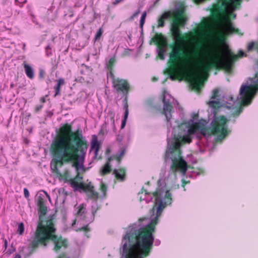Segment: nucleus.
Listing matches in <instances>:
<instances>
[{
	"instance_id": "nucleus-26",
	"label": "nucleus",
	"mask_w": 258,
	"mask_h": 258,
	"mask_svg": "<svg viewBox=\"0 0 258 258\" xmlns=\"http://www.w3.org/2000/svg\"><path fill=\"white\" fill-rule=\"evenodd\" d=\"M125 97L123 100V109L124 110V115H128V105L127 103V96H125Z\"/></svg>"
},
{
	"instance_id": "nucleus-30",
	"label": "nucleus",
	"mask_w": 258,
	"mask_h": 258,
	"mask_svg": "<svg viewBox=\"0 0 258 258\" xmlns=\"http://www.w3.org/2000/svg\"><path fill=\"white\" fill-rule=\"evenodd\" d=\"M165 52V49H163V48L158 49V57L162 59H164Z\"/></svg>"
},
{
	"instance_id": "nucleus-12",
	"label": "nucleus",
	"mask_w": 258,
	"mask_h": 258,
	"mask_svg": "<svg viewBox=\"0 0 258 258\" xmlns=\"http://www.w3.org/2000/svg\"><path fill=\"white\" fill-rule=\"evenodd\" d=\"M76 176L72 178L69 182V183L71 186L74 188L75 190L83 189L86 184L83 183L82 179L83 176L80 174L79 171H76Z\"/></svg>"
},
{
	"instance_id": "nucleus-63",
	"label": "nucleus",
	"mask_w": 258,
	"mask_h": 258,
	"mask_svg": "<svg viewBox=\"0 0 258 258\" xmlns=\"http://www.w3.org/2000/svg\"><path fill=\"white\" fill-rule=\"evenodd\" d=\"M14 255L15 256L13 258H16V254H15Z\"/></svg>"
},
{
	"instance_id": "nucleus-42",
	"label": "nucleus",
	"mask_w": 258,
	"mask_h": 258,
	"mask_svg": "<svg viewBox=\"0 0 258 258\" xmlns=\"http://www.w3.org/2000/svg\"><path fill=\"white\" fill-rule=\"evenodd\" d=\"M127 117H128V115H124L123 119L122 120L121 125V129H123L124 127V126H125V125L126 124V120H127Z\"/></svg>"
},
{
	"instance_id": "nucleus-62",
	"label": "nucleus",
	"mask_w": 258,
	"mask_h": 258,
	"mask_svg": "<svg viewBox=\"0 0 258 258\" xmlns=\"http://www.w3.org/2000/svg\"><path fill=\"white\" fill-rule=\"evenodd\" d=\"M197 116H198V114H196V115H195L193 117V118H196V117Z\"/></svg>"
},
{
	"instance_id": "nucleus-7",
	"label": "nucleus",
	"mask_w": 258,
	"mask_h": 258,
	"mask_svg": "<svg viewBox=\"0 0 258 258\" xmlns=\"http://www.w3.org/2000/svg\"><path fill=\"white\" fill-rule=\"evenodd\" d=\"M123 251L125 258H144L149 255L151 250L145 253L141 246L124 238L122 239Z\"/></svg>"
},
{
	"instance_id": "nucleus-45",
	"label": "nucleus",
	"mask_w": 258,
	"mask_h": 258,
	"mask_svg": "<svg viewBox=\"0 0 258 258\" xmlns=\"http://www.w3.org/2000/svg\"><path fill=\"white\" fill-rule=\"evenodd\" d=\"M45 71L42 69H40L39 71V77L40 79H43L44 77Z\"/></svg>"
},
{
	"instance_id": "nucleus-18",
	"label": "nucleus",
	"mask_w": 258,
	"mask_h": 258,
	"mask_svg": "<svg viewBox=\"0 0 258 258\" xmlns=\"http://www.w3.org/2000/svg\"><path fill=\"white\" fill-rule=\"evenodd\" d=\"M112 161V158H107L106 162L100 169V172L102 176L109 174L111 171V165L110 162Z\"/></svg>"
},
{
	"instance_id": "nucleus-15",
	"label": "nucleus",
	"mask_w": 258,
	"mask_h": 258,
	"mask_svg": "<svg viewBox=\"0 0 258 258\" xmlns=\"http://www.w3.org/2000/svg\"><path fill=\"white\" fill-rule=\"evenodd\" d=\"M205 0H195L197 3L202 2ZM219 2H222V5L224 8H226L230 5L233 9L239 6L241 3V0H219Z\"/></svg>"
},
{
	"instance_id": "nucleus-2",
	"label": "nucleus",
	"mask_w": 258,
	"mask_h": 258,
	"mask_svg": "<svg viewBox=\"0 0 258 258\" xmlns=\"http://www.w3.org/2000/svg\"><path fill=\"white\" fill-rule=\"evenodd\" d=\"M87 140L79 129L72 131L70 124H63L52 140L50 147L52 157L51 168L53 173L69 183L72 179L68 170L61 173L58 169L65 164L73 162L76 171L84 167V163L88 148Z\"/></svg>"
},
{
	"instance_id": "nucleus-59",
	"label": "nucleus",
	"mask_w": 258,
	"mask_h": 258,
	"mask_svg": "<svg viewBox=\"0 0 258 258\" xmlns=\"http://www.w3.org/2000/svg\"><path fill=\"white\" fill-rule=\"evenodd\" d=\"M17 258H21V256L18 254H17Z\"/></svg>"
},
{
	"instance_id": "nucleus-28",
	"label": "nucleus",
	"mask_w": 258,
	"mask_h": 258,
	"mask_svg": "<svg viewBox=\"0 0 258 258\" xmlns=\"http://www.w3.org/2000/svg\"><path fill=\"white\" fill-rule=\"evenodd\" d=\"M146 16L147 13L145 11L142 13L140 21V27L142 30L143 29V26L145 24Z\"/></svg>"
},
{
	"instance_id": "nucleus-24",
	"label": "nucleus",
	"mask_w": 258,
	"mask_h": 258,
	"mask_svg": "<svg viewBox=\"0 0 258 258\" xmlns=\"http://www.w3.org/2000/svg\"><path fill=\"white\" fill-rule=\"evenodd\" d=\"M115 62V57H112L110 58L108 62L107 63V67L109 70L110 77H111V73H113L112 70Z\"/></svg>"
},
{
	"instance_id": "nucleus-29",
	"label": "nucleus",
	"mask_w": 258,
	"mask_h": 258,
	"mask_svg": "<svg viewBox=\"0 0 258 258\" xmlns=\"http://www.w3.org/2000/svg\"><path fill=\"white\" fill-rule=\"evenodd\" d=\"M79 210L78 211V215L80 216L84 217L85 214V208L83 204L80 205L79 207Z\"/></svg>"
},
{
	"instance_id": "nucleus-48",
	"label": "nucleus",
	"mask_w": 258,
	"mask_h": 258,
	"mask_svg": "<svg viewBox=\"0 0 258 258\" xmlns=\"http://www.w3.org/2000/svg\"><path fill=\"white\" fill-rule=\"evenodd\" d=\"M143 192H145V195H150V193L148 192L146 189H145L144 187H143L141 190V191L139 192V194H143Z\"/></svg>"
},
{
	"instance_id": "nucleus-44",
	"label": "nucleus",
	"mask_w": 258,
	"mask_h": 258,
	"mask_svg": "<svg viewBox=\"0 0 258 258\" xmlns=\"http://www.w3.org/2000/svg\"><path fill=\"white\" fill-rule=\"evenodd\" d=\"M77 231H89V228L88 227V225H86L84 226H83L80 228H79L77 230Z\"/></svg>"
},
{
	"instance_id": "nucleus-22",
	"label": "nucleus",
	"mask_w": 258,
	"mask_h": 258,
	"mask_svg": "<svg viewBox=\"0 0 258 258\" xmlns=\"http://www.w3.org/2000/svg\"><path fill=\"white\" fill-rule=\"evenodd\" d=\"M56 84L54 87V97L60 95V87L64 84V80L62 78H59L56 81Z\"/></svg>"
},
{
	"instance_id": "nucleus-52",
	"label": "nucleus",
	"mask_w": 258,
	"mask_h": 258,
	"mask_svg": "<svg viewBox=\"0 0 258 258\" xmlns=\"http://www.w3.org/2000/svg\"><path fill=\"white\" fill-rule=\"evenodd\" d=\"M57 258H69L65 252L61 253Z\"/></svg>"
},
{
	"instance_id": "nucleus-50",
	"label": "nucleus",
	"mask_w": 258,
	"mask_h": 258,
	"mask_svg": "<svg viewBox=\"0 0 258 258\" xmlns=\"http://www.w3.org/2000/svg\"><path fill=\"white\" fill-rule=\"evenodd\" d=\"M219 40L221 42L224 43L225 41V37L223 34H220L219 36Z\"/></svg>"
},
{
	"instance_id": "nucleus-53",
	"label": "nucleus",
	"mask_w": 258,
	"mask_h": 258,
	"mask_svg": "<svg viewBox=\"0 0 258 258\" xmlns=\"http://www.w3.org/2000/svg\"><path fill=\"white\" fill-rule=\"evenodd\" d=\"M123 1V0H115L112 2V4L115 6L122 2Z\"/></svg>"
},
{
	"instance_id": "nucleus-17",
	"label": "nucleus",
	"mask_w": 258,
	"mask_h": 258,
	"mask_svg": "<svg viewBox=\"0 0 258 258\" xmlns=\"http://www.w3.org/2000/svg\"><path fill=\"white\" fill-rule=\"evenodd\" d=\"M222 7V5L221 6H219V5H215L214 6L213 9L211 11L212 17L213 19H218L220 17V15L224 13Z\"/></svg>"
},
{
	"instance_id": "nucleus-57",
	"label": "nucleus",
	"mask_w": 258,
	"mask_h": 258,
	"mask_svg": "<svg viewBox=\"0 0 258 258\" xmlns=\"http://www.w3.org/2000/svg\"><path fill=\"white\" fill-rule=\"evenodd\" d=\"M5 246L6 247L7 246V241L6 240H5Z\"/></svg>"
},
{
	"instance_id": "nucleus-1",
	"label": "nucleus",
	"mask_w": 258,
	"mask_h": 258,
	"mask_svg": "<svg viewBox=\"0 0 258 258\" xmlns=\"http://www.w3.org/2000/svg\"><path fill=\"white\" fill-rule=\"evenodd\" d=\"M169 18H172L171 31L175 43L169 45L171 52L169 54V67L167 73L172 81L177 79L181 81L182 77H184L187 81L190 82L194 89L199 90L203 84L201 74L197 71L187 72L181 70L178 66V61L181 60L189 64L199 59L201 56L203 45L201 42H198L190 51H185L181 47V45L191 40L194 36V33L187 32L182 34L180 30V27L184 26L186 22L183 10L177 9L163 13L157 20L158 27H164L165 20Z\"/></svg>"
},
{
	"instance_id": "nucleus-61",
	"label": "nucleus",
	"mask_w": 258,
	"mask_h": 258,
	"mask_svg": "<svg viewBox=\"0 0 258 258\" xmlns=\"http://www.w3.org/2000/svg\"><path fill=\"white\" fill-rule=\"evenodd\" d=\"M110 152L109 149H107V150H106V153H108V152Z\"/></svg>"
},
{
	"instance_id": "nucleus-46",
	"label": "nucleus",
	"mask_w": 258,
	"mask_h": 258,
	"mask_svg": "<svg viewBox=\"0 0 258 258\" xmlns=\"http://www.w3.org/2000/svg\"><path fill=\"white\" fill-rule=\"evenodd\" d=\"M43 105H37L35 108V112H36V113L39 112L41 110V109L43 108Z\"/></svg>"
},
{
	"instance_id": "nucleus-60",
	"label": "nucleus",
	"mask_w": 258,
	"mask_h": 258,
	"mask_svg": "<svg viewBox=\"0 0 258 258\" xmlns=\"http://www.w3.org/2000/svg\"><path fill=\"white\" fill-rule=\"evenodd\" d=\"M194 2L196 4H200L201 3V2H198V3H197L195 1V0H193Z\"/></svg>"
},
{
	"instance_id": "nucleus-39",
	"label": "nucleus",
	"mask_w": 258,
	"mask_h": 258,
	"mask_svg": "<svg viewBox=\"0 0 258 258\" xmlns=\"http://www.w3.org/2000/svg\"><path fill=\"white\" fill-rule=\"evenodd\" d=\"M241 111H242V108L240 107V108H238L234 112H233L232 114V115L234 117H237L240 114Z\"/></svg>"
},
{
	"instance_id": "nucleus-11",
	"label": "nucleus",
	"mask_w": 258,
	"mask_h": 258,
	"mask_svg": "<svg viewBox=\"0 0 258 258\" xmlns=\"http://www.w3.org/2000/svg\"><path fill=\"white\" fill-rule=\"evenodd\" d=\"M45 200L43 196H39L38 197L37 206L38 207L39 221L37 226L41 224L43 226L45 225L46 221H43V217L46 215L47 212V209L45 205Z\"/></svg>"
},
{
	"instance_id": "nucleus-9",
	"label": "nucleus",
	"mask_w": 258,
	"mask_h": 258,
	"mask_svg": "<svg viewBox=\"0 0 258 258\" xmlns=\"http://www.w3.org/2000/svg\"><path fill=\"white\" fill-rule=\"evenodd\" d=\"M171 160L170 170L175 176L178 170L182 174L185 173L187 169V163L180 155L178 158H173Z\"/></svg>"
},
{
	"instance_id": "nucleus-5",
	"label": "nucleus",
	"mask_w": 258,
	"mask_h": 258,
	"mask_svg": "<svg viewBox=\"0 0 258 258\" xmlns=\"http://www.w3.org/2000/svg\"><path fill=\"white\" fill-rule=\"evenodd\" d=\"M226 54V56L225 57L217 56L209 62L201 65V67L203 72L207 73L211 69L214 68L216 70L223 69L227 72L229 73L232 71L233 62L238 57L243 56L244 52L242 50H239L237 55H235L227 46Z\"/></svg>"
},
{
	"instance_id": "nucleus-4",
	"label": "nucleus",
	"mask_w": 258,
	"mask_h": 258,
	"mask_svg": "<svg viewBox=\"0 0 258 258\" xmlns=\"http://www.w3.org/2000/svg\"><path fill=\"white\" fill-rule=\"evenodd\" d=\"M56 232V229L52 218H49L46 220L45 226L39 224L37 226L31 243L32 250L36 249L39 245L46 246L50 241L53 242V250L56 252L62 248H66L68 246L67 240L63 238L61 236H57Z\"/></svg>"
},
{
	"instance_id": "nucleus-49",
	"label": "nucleus",
	"mask_w": 258,
	"mask_h": 258,
	"mask_svg": "<svg viewBox=\"0 0 258 258\" xmlns=\"http://www.w3.org/2000/svg\"><path fill=\"white\" fill-rule=\"evenodd\" d=\"M12 250H9L7 252H6L5 254H6L7 256H9L10 254L12 253V252L14 251L15 250V248L12 246Z\"/></svg>"
},
{
	"instance_id": "nucleus-20",
	"label": "nucleus",
	"mask_w": 258,
	"mask_h": 258,
	"mask_svg": "<svg viewBox=\"0 0 258 258\" xmlns=\"http://www.w3.org/2000/svg\"><path fill=\"white\" fill-rule=\"evenodd\" d=\"M23 65L26 76L30 80H33L34 78V71L32 67L25 61L24 62Z\"/></svg>"
},
{
	"instance_id": "nucleus-14",
	"label": "nucleus",
	"mask_w": 258,
	"mask_h": 258,
	"mask_svg": "<svg viewBox=\"0 0 258 258\" xmlns=\"http://www.w3.org/2000/svg\"><path fill=\"white\" fill-rule=\"evenodd\" d=\"M152 41L155 43L158 49H165L167 46V40L161 33H156L155 36L152 38Z\"/></svg>"
},
{
	"instance_id": "nucleus-31",
	"label": "nucleus",
	"mask_w": 258,
	"mask_h": 258,
	"mask_svg": "<svg viewBox=\"0 0 258 258\" xmlns=\"http://www.w3.org/2000/svg\"><path fill=\"white\" fill-rule=\"evenodd\" d=\"M102 33H103V31L102 30V28H100L99 29V30H98L97 32L96 33V34L95 36V38H94L95 41L99 40L100 37L102 35Z\"/></svg>"
},
{
	"instance_id": "nucleus-32",
	"label": "nucleus",
	"mask_w": 258,
	"mask_h": 258,
	"mask_svg": "<svg viewBox=\"0 0 258 258\" xmlns=\"http://www.w3.org/2000/svg\"><path fill=\"white\" fill-rule=\"evenodd\" d=\"M209 105L213 108H218L220 106V102L217 101H211L209 102Z\"/></svg>"
},
{
	"instance_id": "nucleus-10",
	"label": "nucleus",
	"mask_w": 258,
	"mask_h": 258,
	"mask_svg": "<svg viewBox=\"0 0 258 258\" xmlns=\"http://www.w3.org/2000/svg\"><path fill=\"white\" fill-rule=\"evenodd\" d=\"M207 126L202 122H196L189 124L187 128V134L189 135L195 134L197 132L199 133L203 136H207Z\"/></svg>"
},
{
	"instance_id": "nucleus-34",
	"label": "nucleus",
	"mask_w": 258,
	"mask_h": 258,
	"mask_svg": "<svg viewBox=\"0 0 258 258\" xmlns=\"http://www.w3.org/2000/svg\"><path fill=\"white\" fill-rule=\"evenodd\" d=\"M17 231H19V233L20 235H22L24 233V225L23 223H21L19 224Z\"/></svg>"
},
{
	"instance_id": "nucleus-23",
	"label": "nucleus",
	"mask_w": 258,
	"mask_h": 258,
	"mask_svg": "<svg viewBox=\"0 0 258 258\" xmlns=\"http://www.w3.org/2000/svg\"><path fill=\"white\" fill-rule=\"evenodd\" d=\"M91 148L92 149H95V154L97 155L100 149V143L98 142L97 138L95 135L93 136Z\"/></svg>"
},
{
	"instance_id": "nucleus-56",
	"label": "nucleus",
	"mask_w": 258,
	"mask_h": 258,
	"mask_svg": "<svg viewBox=\"0 0 258 258\" xmlns=\"http://www.w3.org/2000/svg\"><path fill=\"white\" fill-rule=\"evenodd\" d=\"M138 15L140 13V9H138L136 12H135Z\"/></svg>"
},
{
	"instance_id": "nucleus-16",
	"label": "nucleus",
	"mask_w": 258,
	"mask_h": 258,
	"mask_svg": "<svg viewBox=\"0 0 258 258\" xmlns=\"http://www.w3.org/2000/svg\"><path fill=\"white\" fill-rule=\"evenodd\" d=\"M83 190L89 192V196L93 199H97L99 198L98 193L94 189V187L90 183L86 184Z\"/></svg>"
},
{
	"instance_id": "nucleus-58",
	"label": "nucleus",
	"mask_w": 258,
	"mask_h": 258,
	"mask_svg": "<svg viewBox=\"0 0 258 258\" xmlns=\"http://www.w3.org/2000/svg\"><path fill=\"white\" fill-rule=\"evenodd\" d=\"M111 120H112V121L114 122V116H112V117H111Z\"/></svg>"
},
{
	"instance_id": "nucleus-3",
	"label": "nucleus",
	"mask_w": 258,
	"mask_h": 258,
	"mask_svg": "<svg viewBox=\"0 0 258 258\" xmlns=\"http://www.w3.org/2000/svg\"><path fill=\"white\" fill-rule=\"evenodd\" d=\"M155 198L154 205L150 211L154 215L156 211V216L152 219L151 222L146 226L138 229H130L126 231L123 238L127 239L140 245L143 251L147 253L152 250L154 241V233L155 232L156 225L158 222L163 210L172 203L171 194L169 190H166L163 198V192L158 189L152 193Z\"/></svg>"
},
{
	"instance_id": "nucleus-38",
	"label": "nucleus",
	"mask_w": 258,
	"mask_h": 258,
	"mask_svg": "<svg viewBox=\"0 0 258 258\" xmlns=\"http://www.w3.org/2000/svg\"><path fill=\"white\" fill-rule=\"evenodd\" d=\"M241 111H242V108L240 107V108H238L234 112H233L232 114V115L234 117H237L240 114Z\"/></svg>"
},
{
	"instance_id": "nucleus-21",
	"label": "nucleus",
	"mask_w": 258,
	"mask_h": 258,
	"mask_svg": "<svg viewBox=\"0 0 258 258\" xmlns=\"http://www.w3.org/2000/svg\"><path fill=\"white\" fill-rule=\"evenodd\" d=\"M225 20L227 22V23L225 25V32L226 34H229L235 32L236 33L238 31L237 29H235L233 27V26L232 25V24L229 22V19L228 17H226Z\"/></svg>"
},
{
	"instance_id": "nucleus-51",
	"label": "nucleus",
	"mask_w": 258,
	"mask_h": 258,
	"mask_svg": "<svg viewBox=\"0 0 258 258\" xmlns=\"http://www.w3.org/2000/svg\"><path fill=\"white\" fill-rule=\"evenodd\" d=\"M125 154V150L124 149H121L120 150V152L119 154L117 155V156L120 157L121 158H123Z\"/></svg>"
},
{
	"instance_id": "nucleus-33",
	"label": "nucleus",
	"mask_w": 258,
	"mask_h": 258,
	"mask_svg": "<svg viewBox=\"0 0 258 258\" xmlns=\"http://www.w3.org/2000/svg\"><path fill=\"white\" fill-rule=\"evenodd\" d=\"M108 158H112V161L114 160H116L118 164H119L120 163L122 159V158L117 156V155H112L110 157H108Z\"/></svg>"
},
{
	"instance_id": "nucleus-54",
	"label": "nucleus",
	"mask_w": 258,
	"mask_h": 258,
	"mask_svg": "<svg viewBox=\"0 0 258 258\" xmlns=\"http://www.w3.org/2000/svg\"><path fill=\"white\" fill-rule=\"evenodd\" d=\"M138 15L135 12L133 15L130 17V21H132V20H133L136 17H137Z\"/></svg>"
},
{
	"instance_id": "nucleus-27",
	"label": "nucleus",
	"mask_w": 258,
	"mask_h": 258,
	"mask_svg": "<svg viewBox=\"0 0 258 258\" xmlns=\"http://www.w3.org/2000/svg\"><path fill=\"white\" fill-rule=\"evenodd\" d=\"M99 190L102 193V196L105 197L107 192V186L103 182L100 183Z\"/></svg>"
},
{
	"instance_id": "nucleus-43",
	"label": "nucleus",
	"mask_w": 258,
	"mask_h": 258,
	"mask_svg": "<svg viewBox=\"0 0 258 258\" xmlns=\"http://www.w3.org/2000/svg\"><path fill=\"white\" fill-rule=\"evenodd\" d=\"M45 51H46V54L48 56H50L52 54L51 48L49 45H48L45 47Z\"/></svg>"
},
{
	"instance_id": "nucleus-36",
	"label": "nucleus",
	"mask_w": 258,
	"mask_h": 258,
	"mask_svg": "<svg viewBox=\"0 0 258 258\" xmlns=\"http://www.w3.org/2000/svg\"><path fill=\"white\" fill-rule=\"evenodd\" d=\"M207 27V22H203L198 27V29L200 31H203V30H205Z\"/></svg>"
},
{
	"instance_id": "nucleus-37",
	"label": "nucleus",
	"mask_w": 258,
	"mask_h": 258,
	"mask_svg": "<svg viewBox=\"0 0 258 258\" xmlns=\"http://www.w3.org/2000/svg\"><path fill=\"white\" fill-rule=\"evenodd\" d=\"M241 111H242V108L240 107V108H238L234 112H233L232 114V115L234 117H237L240 114Z\"/></svg>"
},
{
	"instance_id": "nucleus-13",
	"label": "nucleus",
	"mask_w": 258,
	"mask_h": 258,
	"mask_svg": "<svg viewBox=\"0 0 258 258\" xmlns=\"http://www.w3.org/2000/svg\"><path fill=\"white\" fill-rule=\"evenodd\" d=\"M162 102L163 103V109L162 113L165 115L166 120L167 122L170 121L172 117L171 111L173 109V107L169 101H166L165 100V96L163 95L162 97Z\"/></svg>"
},
{
	"instance_id": "nucleus-19",
	"label": "nucleus",
	"mask_w": 258,
	"mask_h": 258,
	"mask_svg": "<svg viewBox=\"0 0 258 258\" xmlns=\"http://www.w3.org/2000/svg\"><path fill=\"white\" fill-rule=\"evenodd\" d=\"M116 179L120 181H123L125 179V170L124 168L114 169L113 172Z\"/></svg>"
},
{
	"instance_id": "nucleus-40",
	"label": "nucleus",
	"mask_w": 258,
	"mask_h": 258,
	"mask_svg": "<svg viewBox=\"0 0 258 258\" xmlns=\"http://www.w3.org/2000/svg\"><path fill=\"white\" fill-rule=\"evenodd\" d=\"M218 93H219L218 90L217 89H214L213 91L212 94V96L211 97V98L213 99L216 98L218 96Z\"/></svg>"
},
{
	"instance_id": "nucleus-64",
	"label": "nucleus",
	"mask_w": 258,
	"mask_h": 258,
	"mask_svg": "<svg viewBox=\"0 0 258 258\" xmlns=\"http://www.w3.org/2000/svg\"><path fill=\"white\" fill-rule=\"evenodd\" d=\"M197 138H200V139L201 138L199 137V136H197Z\"/></svg>"
},
{
	"instance_id": "nucleus-41",
	"label": "nucleus",
	"mask_w": 258,
	"mask_h": 258,
	"mask_svg": "<svg viewBox=\"0 0 258 258\" xmlns=\"http://www.w3.org/2000/svg\"><path fill=\"white\" fill-rule=\"evenodd\" d=\"M127 117H128V115H124L123 119L122 120L121 125V129H123L124 127V126H125V125L126 124V120H127Z\"/></svg>"
},
{
	"instance_id": "nucleus-25",
	"label": "nucleus",
	"mask_w": 258,
	"mask_h": 258,
	"mask_svg": "<svg viewBox=\"0 0 258 258\" xmlns=\"http://www.w3.org/2000/svg\"><path fill=\"white\" fill-rule=\"evenodd\" d=\"M191 142L192 139L190 135L188 134L187 135H184L181 139V143L183 144H190Z\"/></svg>"
},
{
	"instance_id": "nucleus-55",
	"label": "nucleus",
	"mask_w": 258,
	"mask_h": 258,
	"mask_svg": "<svg viewBox=\"0 0 258 258\" xmlns=\"http://www.w3.org/2000/svg\"><path fill=\"white\" fill-rule=\"evenodd\" d=\"M40 101L41 103H44L45 102L46 100L44 97H42L40 99Z\"/></svg>"
},
{
	"instance_id": "nucleus-8",
	"label": "nucleus",
	"mask_w": 258,
	"mask_h": 258,
	"mask_svg": "<svg viewBox=\"0 0 258 258\" xmlns=\"http://www.w3.org/2000/svg\"><path fill=\"white\" fill-rule=\"evenodd\" d=\"M110 78L112 84V87L117 93H121L124 96H127L131 87L126 80L119 78H115L113 73H111Z\"/></svg>"
},
{
	"instance_id": "nucleus-35",
	"label": "nucleus",
	"mask_w": 258,
	"mask_h": 258,
	"mask_svg": "<svg viewBox=\"0 0 258 258\" xmlns=\"http://www.w3.org/2000/svg\"><path fill=\"white\" fill-rule=\"evenodd\" d=\"M180 142L178 141H176L173 145V147L175 150H178L179 151V154H181L180 150Z\"/></svg>"
},
{
	"instance_id": "nucleus-6",
	"label": "nucleus",
	"mask_w": 258,
	"mask_h": 258,
	"mask_svg": "<svg viewBox=\"0 0 258 258\" xmlns=\"http://www.w3.org/2000/svg\"><path fill=\"white\" fill-rule=\"evenodd\" d=\"M229 120L224 116L215 117L212 121L211 127L207 126V136L216 135V141L221 142L228 134Z\"/></svg>"
},
{
	"instance_id": "nucleus-47",
	"label": "nucleus",
	"mask_w": 258,
	"mask_h": 258,
	"mask_svg": "<svg viewBox=\"0 0 258 258\" xmlns=\"http://www.w3.org/2000/svg\"><path fill=\"white\" fill-rule=\"evenodd\" d=\"M24 196L26 198H28L29 197V192L28 191V190L27 189V188H25L24 189Z\"/></svg>"
}]
</instances>
